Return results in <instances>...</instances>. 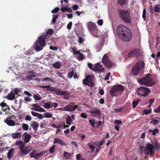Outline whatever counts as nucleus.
Returning <instances> with one entry per match:
<instances>
[{"mask_svg":"<svg viewBox=\"0 0 160 160\" xmlns=\"http://www.w3.org/2000/svg\"><path fill=\"white\" fill-rule=\"evenodd\" d=\"M53 32V31H47L45 35L38 37V40L34 43L35 50L37 51L41 50L46 45L45 39L47 36H50Z\"/></svg>","mask_w":160,"mask_h":160,"instance_id":"1","label":"nucleus"},{"mask_svg":"<svg viewBox=\"0 0 160 160\" xmlns=\"http://www.w3.org/2000/svg\"><path fill=\"white\" fill-rule=\"evenodd\" d=\"M138 82L141 85H144L150 87L155 84L156 83V80L149 73L147 74L144 77L141 78Z\"/></svg>","mask_w":160,"mask_h":160,"instance_id":"2","label":"nucleus"},{"mask_svg":"<svg viewBox=\"0 0 160 160\" xmlns=\"http://www.w3.org/2000/svg\"><path fill=\"white\" fill-rule=\"evenodd\" d=\"M120 18L126 23H131V19L129 11L128 10H124L119 9L118 11Z\"/></svg>","mask_w":160,"mask_h":160,"instance_id":"3","label":"nucleus"},{"mask_svg":"<svg viewBox=\"0 0 160 160\" xmlns=\"http://www.w3.org/2000/svg\"><path fill=\"white\" fill-rule=\"evenodd\" d=\"M118 36L123 41H130L132 39V34L131 31H116Z\"/></svg>","mask_w":160,"mask_h":160,"instance_id":"4","label":"nucleus"},{"mask_svg":"<svg viewBox=\"0 0 160 160\" xmlns=\"http://www.w3.org/2000/svg\"><path fill=\"white\" fill-rule=\"evenodd\" d=\"M42 88H47V91L54 92L58 95L67 96L68 92L66 91H62L61 90L55 87H51L49 85L40 86Z\"/></svg>","mask_w":160,"mask_h":160,"instance_id":"5","label":"nucleus"},{"mask_svg":"<svg viewBox=\"0 0 160 160\" xmlns=\"http://www.w3.org/2000/svg\"><path fill=\"white\" fill-rule=\"evenodd\" d=\"M145 63L143 61H139L132 68V74L135 76L138 74L139 72L144 68Z\"/></svg>","mask_w":160,"mask_h":160,"instance_id":"6","label":"nucleus"},{"mask_svg":"<svg viewBox=\"0 0 160 160\" xmlns=\"http://www.w3.org/2000/svg\"><path fill=\"white\" fill-rule=\"evenodd\" d=\"M15 145L19 146L21 154L23 155L28 154L31 151V148L29 146H25L24 142L22 141H17L15 142Z\"/></svg>","mask_w":160,"mask_h":160,"instance_id":"7","label":"nucleus"},{"mask_svg":"<svg viewBox=\"0 0 160 160\" xmlns=\"http://www.w3.org/2000/svg\"><path fill=\"white\" fill-rule=\"evenodd\" d=\"M137 92L139 96L145 97L148 96V93L151 92V91L149 88H147L141 87L138 89Z\"/></svg>","mask_w":160,"mask_h":160,"instance_id":"8","label":"nucleus"},{"mask_svg":"<svg viewBox=\"0 0 160 160\" xmlns=\"http://www.w3.org/2000/svg\"><path fill=\"white\" fill-rule=\"evenodd\" d=\"M95 79L94 77L92 75H88L86 78L83 80V84L87 85L93 87L95 86L93 82V80Z\"/></svg>","mask_w":160,"mask_h":160,"instance_id":"9","label":"nucleus"},{"mask_svg":"<svg viewBox=\"0 0 160 160\" xmlns=\"http://www.w3.org/2000/svg\"><path fill=\"white\" fill-rule=\"evenodd\" d=\"M154 146L151 143H147L144 150V153L146 156L150 155L151 156H153L154 154Z\"/></svg>","mask_w":160,"mask_h":160,"instance_id":"10","label":"nucleus"},{"mask_svg":"<svg viewBox=\"0 0 160 160\" xmlns=\"http://www.w3.org/2000/svg\"><path fill=\"white\" fill-rule=\"evenodd\" d=\"M103 64L108 68H111L113 66L114 64L112 63L110 60L109 58L106 54H105L102 59Z\"/></svg>","mask_w":160,"mask_h":160,"instance_id":"11","label":"nucleus"},{"mask_svg":"<svg viewBox=\"0 0 160 160\" xmlns=\"http://www.w3.org/2000/svg\"><path fill=\"white\" fill-rule=\"evenodd\" d=\"M140 55V49L138 48L133 49L129 52L128 57L129 58H138Z\"/></svg>","mask_w":160,"mask_h":160,"instance_id":"12","label":"nucleus"},{"mask_svg":"<svg viewBox=\"0 0 160 160\" xmlns=\"http://www.w3.org/2000/svg\"><path fill=\"white\" fill-rule=\"evenodd\" d=\"M78 107L74 102H72L66 105L64 108V110L68 112H72L75 111Z\"/></svg>","mask_w":160,"mask_h":160,"instance_id":"13","label":"nucleus"},{"mask_svg":"<svg viewBox=\"0 0 160 160\" xmlns=\"http://www.w3.org/2000/svg\"><path fill=\"white\" fill-rule=\"evenodd\" d=\"M104 70L105 69L103 68L102 66L98 63H97L94 65L93 69V71L97 72H103Z\"/></svg>","mask_w":160,"mask_h":160,"instance_id":"14","label":"nucleus"},{"mask_svg":"<svg viewBox=\"0 0 160 160\" xmlns=\"http://www.w3.org/2000/svg\"><path fill=\"white\" fill-rule=\"evenodd\" d=\"M90 113L94 117H98L101 115V112L99 109H94L90 111Z\"/></svg>","mask_w":160,"mask_h":160,"instance_id":"15","label":"nucleus"},{"mask_svg":"<svg viewBox=\"0 0 160 160\" xmlns=\"http://www.w3.org/2000/svg\"><path fill=\"white\" fill-rule=\"evenodd\" d=\"M4 122L6 123L8 126H14L15 125V122L12 119V118L8 116L5 120Z\"/></svg>","mask_w":160,"mask_h":160,"instance_id":"16","label":"nucleus"},{"mask_svg":"<svg viewBox=\"0 0 160 160\" xmlns=\"http://www.w3.org/2000/svg\"><path fill=\"white\" fill-rule=\"evenodd\" d=\"M111 95L113 97L118 96L120 93L115 89V88L113 86V87L111 89L110 91Z\"/></svg>","mask_w":160,"mask_h":160,"instance_id":"17","label":"nucleus"},{"mask_svg":"<svg viewBox=\"0 0 160 160\" xmlns=\"http://www.w3.org/2000/svg\"><path fill=\"white\" fill-rule=\"evenodd\" d=\"M53 142L54 144H58L62 146H65L66 144L65 142L62 141L61 139L56 138L54 139Z\"/></svg>","mask_w":160,"mask_h":160,"instance_id":"18","label":"nucleus"},{"mask_svg":"<svg viewBox=\"0 0 160 160\" xmlns=\"http://www.w3.org/2000/svg\"><path fill=\"white\" fill-rule=\"evenodd\" d=\"M87 26L88 30H96L97 29L96 25L93 22H89L87 24Z\"/></svg>","mask_w":160,"mask_h":160,"instance_id":"19","label":"nucleus"},{"mask_svg":"<svg viewBox=\"0 0 160 160\" xmlns=\"http://www.w3.org/2000/svg\"><path fill=\"white\" fill-rule=\"evenodd\" d=\"M74 31L79 38L78 40L79 42L80 43H81L83 42L82 38L81 37V36H83V32H82V31H77V32L76 31Z\"/></svg>","mask_w":160,"mask_h":160,"instance_id":"20","label":"nucleus"},{"mask_svg":"<svg viewBox=\"0 0 160 160\" xmlns=\"http://www.w3.org/2000/svg\"><path fill=\"white\" fill-rule=\"evenodd\" d=\"M104 139L105 138H103V140L101 141L100 142L98 141L96 142H92V144L96 145L97 148H101V146L102 145L104 142Z\"/></svg>","mask_w":160,"mask_h":160,"instance_id":"21","label":"nucleus"},{"mask_svg":"<svg viewBox=\"0 0 160 160\" xmlns=\"http://www.w3.org/2000/svg\"><path fill=\"white\" fill-rule=\"evenodd\" d=\"M30 125L35 132L37 131L38 128L39 127L38 123L36 121H33Z\"/></svg>","mask_w":160,"mask_h":160,"instance_id":"22","label":"nucleus"},{"mask_svg":"<svg viewBox=\"0 0 160 160\" xmlns=\"http://www.w3.org/2000/svg\"><path fill=\"white\" fill-rule=\"evenodd\" d=\"M24 135H25L24 142L25 143H28L30 141L31 136L29 134H26V132L23 134V136Z\"/></svg>","mask_w":160,"mask_h":160,"instance_id":"23","label":"nucleus"},{"mask_svg":"<svg viewBox=\"0 0 160 160\" xmlns=\"http://www.w3.org/2000/svg\"><path fill=\"white\" fill-rule=\"evenodd\" d=\"M46 152L47 151H43L40 153H35L34 158L35 159H39L40 157L42 156L44 154H45Z\"/></svg>","mask_w":160,"mask_h":160,"instance_id":"24","label":"nucleus"},{"mask_svg":"<svg viewBox=\"0 0 160 160\" xmlns=\"http://www.w3.org/2000/svg\"><path fill=\"white\" fill-rule=\"evenodd\" d=\"M118 91L120 92H122L124 91V88L123 86L121 85H117L114 86Z\"/></svg>","mask_w":160,"mask_h":160,"instance_id":"25","label":"nucleus"},{"mask_svg":"<svg viewBox=\"0 0 160 160\" xmlns=\"http://www.w3.org/2000/svg\"><path fill=\"white\" fill-rule=\"evenodd\" d=\"M21 135V133L20 132L13 133L12 134V138L14 139L20 138Z\"/></svg>","mask_w":160,"mask_h":160,"instance_id":"26","label":"nucleus"},{"mask_svg":"<svg viewBox=\"0 0 160 160\" xmlns=\"http://www.w3.org/2000/svg\"><path fill=\"white\" fill-rule=\"evenodd\" d=\"M6 98L9 100H13L15 98V94L14 92H11L6 97Z\"/></svg>","mask_w":160,"mask_h":160,"instance_id":"27","label":"nucleus"},{"mask_svg":"<svg viewBox=\"0 0 160 160\" xmlns=\"http://www.w3.org/2000/svg\"><path fill=\"white\" fill-rule=\"evenodd\" d=\"M31 109L34 111L40 112H45V110L43 108L39 106L38 107V108H34V107L32 108Z\"/></svg>","mask_w":160,"mask_h":160,"instance_id":"28","label":"nucleus"},{"mask_svg":"<svg viewBox=\"0 0 160 160\" xmlns=\"http://www.w3.org/2000/svg\"><path fill=\"white\" fill-rule=\"evenodd\" d=\"M14 149L12 148L10 149L8 153V158L9 159H10L13 154Z\"/></svg>","mask_w":160,"mask_h":160,"instance_id":"29","label":"nucleus"},{"mask_svg":"<svg viewBox=\"0 0 160 160\" xmlns=\"http://www.w3.org/2000/svg\"><path fill=\"white\" fill-rule=\"evenodd\" d=\"M61 66L60 63L59 62H55L52 64V66L53 68L58 69L60 68Z\"/></svg>","mask_w":160,"mask_h":160,"instance_id":"30","label":"nucleus"},{"mask_svg":"<svg viewBox=\"0 0 160 160\" xmlns=\"http://www.w3.org/2000/svg\"><path fill=\"white\" fill-rule=\"evenodd\" d=\"M90 142H89L88 144V146L89 147V148L90 150L91 151L90 152V153H91L92 152H93L95 149V147L94 146L91 144L90 143Z\"/></svg>","mask_w":160,"mask_h":160,"instance_id":"31","label":"nucleus"},{"mask_svg":"<svg viewBox=\"0 0 160 160\" xmlns=\"http://www.w3.org/2000/svg\"><path fill=\"white\" fill-rule=\"evenodd\" d=\"M92 35L95 37H98L100 35L99 32L100 31H90Z\"/></svg>","mask_w":160,"mask_h":160,"instance_id":"32","label":"nucleus"},{"mask_svg":"<svg viewBox=\"0 0 160 160\" xmlns=\"http://www.w3.org/2000/svg\"><path fill=\"white\" fill-rule=\"evenodd\" d=\"M149 132L150 133L152 132V134L153 136H155L156 135V134L157 133H158L159 132V130L158 128H155L154 130H151L150 129L149 130Z\"/></svg>","mask_w":160,"mask_h":160,"instance_id":"33","label":"nucleus"},{"mask_svg":"<svg viewBox=\"0 0 160 160\" xmlns=\"http://www.w3.org/2000/svg\"><path fill=\"white\" fill-rule=\"evenodd\" d=\"M118 3L121 6H122L126 4V0H118Z\"/></svg>","mask_w":160,"mask_h":160,"instance_id":"34","label":"nucleus"},{"mask_svg":"<svg viewBox=\"0 0 160 160\" xmlns=\"http://www.w3.org/2000/svg\"><path fill=\"white\" fill-rule=\"evenodd\" d=\"M76 28L74 30H82L83 29V27L81 24L80 23H77L75 24Z\"/></svg>","mask_w":160,"mask_h":160,"instance_id":"35","label":"nucleus"},{"mask_svg":"<svg viewBox=\"0 0 160 160\" xmlns=\"http://www.w3.org/2000/svg\"><path fill=\"white\" fill-rule=\"evenodd\" d=\"M154 12H160V4L158 5H156L154 7Z\"/></svg>","mask_w":160,"mask_h":160,"instance_id":"36","label":"nucleus"},{"mask_svg":"<svg viewBox=\"0 0 160 160\" xmlns=\"http://www.w3.org/2000/svg\"><path fill=\"white\" fill-rule=\"evenodd\" d=\"M72 121L71 118L70 116H68L66 120V123L68 125H69L71 124V122Z\"/></svg>","mask_w":160,"mask_h":160,"instance_id":"37","label":"nucleus"},{"mask_svg":"<svg viewBox=\"0 0 160 160\" xmlns=\"http://www.w3.org/2000/svg\"><path fill=\"white\" fill-rule=\"evenodd\" d=\"M36 77V75H30L29 76H27L25 77V80L30 81L32 79L33 77Z\"/></svg>","mask_w":160,"mask_h":160,"instance_id":"38","label":"nucleus"},{"mask_svg":"<svg viewBox=\"0 0 160 160\" xmlns=\"http://www.w3.org/2000/svg\"><path fill=\"white\" fill-rule=\"evenodd\" d=\"M125 28L127 29V27H124L122 25L120 24L118 26L117 30H123V29L124 30Z\"/></svg>","mask_w":160,"mask_h":160,"instance_id":"39","label":"nucleus"},{"mask_svg":"<svg viewBox=\"0 0 160 160\" xmlns=\"http://www.w3.org/2000/svg\"><path fill=\"white\" fill-rule=\"evenodd\" d=\"M152 120L151 121L150 123H152L153 125H156L159 122V121L158 120L154 119L153 118H152Z\"/></svg>","mask_w":160,"mask_h":160,"instance_id":"40","label":"nucleus"},{"mask_svg":"<svg viewBox=\"0 0 160 160\" xmlns=\"http://www.w3.org/2000/svg\"><path fill=\"white\" fill-rule=\"evenodd\" d=\"M44 117L46 118H51L52 117V114L48 112H46L44 113Z\"/></svg>","mask_w":160,"mask_h":160,"instance_id":"41","label":"nucleus"},{"mask_svg":"<svg viewBox=\"0 0 160 160\" xmlns=\"http://www.w3.org/2000/svg\"><path fill=\"white\" fill-rule=\"evenodd\" d=\"M22 127L23 129L25 131L28 130V126L26 124L23 123Z\"/></svg>","mask_w":160,"mask_h":160,"instance_id":"42","label":"nucleus"},{"mask_svg":"<svg viewBox=\"0 0 160 160\" xmlns=\"http://www.w3.org/2000/svg\"><path fill=\"white\" fill-rule=\"evenodd\" d=\"M55 147L56 146L53 145L49 149V151L50 153H52L55 152Z\"/></svg>","mask_w":160,"mask_h":160,"instance_id":"43","label":"nucleus"},{"mask_svg":"<svg viewBox=\"0 0 160 160\" xmlns=\"http://www.w3.org/2000/svg\"><path fill=\"white\" fill-rule=\"evenodd\" d=\"M33 97L34 99L36 100H40L42 99V97L40 96L39 94H38V96L36 94H34Z\"/></svg>","mask_w":160,"mask_h":160,"instance_id":"44","label":"nucleus"},{"mask_svg":"<svg viewBox=\"0 0 160 160\" xmlns=\"http://www.w3.org/2000/svg\"><path fill=\"white\" fill-rule=\"evenodd\" d=\"M78 59L79 60H82L84 59V56L81 53H80L77 56Z\"/></svg>","mask_w":160,"mask_h":160,"instance_id":"45","label":"nucleus"},{"mask_svg":"<svg viewBox=\"0 0 160 160\" xmlns=\"http://www.w3.org/2000/svg\"><path fill=\"white\" fill-rule=\"evenodd\" d=\"M89 122L92 127H95V121L94 120L90 119L89 120Z\"/></svg>","mask_w":160,"mask_h":160,"instance_id":"46","label":"nucleus"},{"mask_svg":"<svg viewBox=\"0 0 160 160\" xmlns=\"http://www.w3.org/2000/svg\"><path fill=\"white\" fill-rule=\"evenodd\" d=\"M58 16L57 15H55V16L52 19V23L53 24H55L56 22V19L58 18Z\"/></svg>","mask_w":160,"mask_h":160,"instance_id":"47","label":"nucleus"},{"mask_svg":"<svg viewBox=\"0 0 160 160\" xmlns=\"http://www.w3.org/2000/svg\"><path fill=\"white\" fill-rule=\"evenodd\" d=\"M74 74V71L72 70L71 72H69L68 73V76L69 78H71L72 77Z\"/></svg>","mask_w":160,"mask_h":160,"instance_id":"48","label":"nucleus"},{"mask_svg":"<svg viewBox=\"0 0 160 160\" xmlns=\"http://www.w3.org/2000/svg\"><path fill=\"white\" fill-rule=\"evenodd\" d=\"M138 152L141 154H142L143 153V148L142 146H141L139 147Z\"/></svg>","mask_w":160,"mask_h":160,"instance_id":"49","label":"nucleus"},{"mask_svg":"<svg viewBox=\"0 0 160 160\" xmlns=\"http://www.w3.org/2000/svg\"><path fill=\"white\" fill-rule=\"evenodd\" d=\"M139 101H134L132 102L133 107L134 108H135L138 104Z\"/></svg>","mask_w":160,"mask_h":160,"instance_id":"50","label":"nucleus"},{"mask_svg":"<svg viewBox=\"0 0 160 160\" xmlns=\"http://www.w3.org/2000/svg\"><path fill=\"white\" fill-rule=\"evenodd\" d=\"M63 156L65 157L66 158L68 159L70 158V154L66 152H65L63 154Z\"/></svg>","mask_w":160,"mask_h":160,"instance_id":"51","label":"nucleus"},{"mask_svg":"<svg viewBox=\"0 0 160 160\" xmlns=\"http://www.w3.org/2000/svg\"><path fill=\"white\" fill-rule=\"evenodd\" d=\"M151 109L150 110L145 109L143 110V113L145 114L148 115L151 113Z\"/></svg>","mask_w":160,"mask_h":160,"instance_id":"52","label":"nucleus"},{"mask_svg":"<svg viewBox=\"0 0 160 160\" xmlns=\"http://www.w3.org/2000/svg\"><path fill=\"white\" fill-rule=\"evenodd\" d=\"M59 10V8L58 7H57L55 8L53 10H52L51 11V12L52 13H56L58 12Z\"/></svg>","mask_w":160,"mask_h":160,"instance_id":"53","label":"nucleus"},{"mask_svg":"<svg viewBox=\"0 0 160 160\" xmlns=\"http://www.w3.org/2000/svg\"><path fill=\"white\" fill-rule=\"evenodd\" d=\"M36 152V151L34 150L32 152H30L29 154V155L31 157L34 158Z\"/></svg>","mask_w":160,"mask_h":160,"instance_id":"54","label":"nucleus"},{"mask_svg":"<svg viewBox=\"0 0 160 160\" xmlns=\"http://www.w3.org/2000/svg\"><path fill=\"white\" fill-rule=\"evenodd\" d=\"M146 10L145 8H144L142 13V18L145 20L146 17Z\"/></svg>","mask_w":160,"mask_h":160,"instance_id":"55","label":"nucleus"},{"mask_svg":"<svg viewBox=\"0 0 160 160\" xmlns=\"http://www.w3.org/2000/svg\"><path fill=\"white\" fill-rule=\"evenodd\" d=\"M32 119V117L29 115H27L25 118V120L26 121H30Z\"/></svg>","mask_w":160,"mask_h":160,"instance_id":"56","label":"nucleus"},{"mask_svg":"<svg viewBox=\"0 0 160 160\" xmlns=\"http://www.w3.org/2000/svg\"><path fill=\"white\" fill-rule=\"evenodd\" d=\"M72 25V23L71 22H69V23H68V24L67 25V28L70 30L71 29V27Z\"/></svg>","mask_w":160,"mask_h":160,"instance_id":"57","label":"nucleus"},{"mask_svg":"<svg viewBox=\"0 0 160 160\" xmlns=\"http://www.w3.org/2000/svg\"><path fill=\"white\" fill-rule=\"evenodd\" d=\"M110 73L108 72L107 73L106 76L105 77V78H104V80L106 81L108 80L109 79V77L110 76Z\"/></svg>","mask_w":160,"mask_h":160,"instance_id":"58","label":"nucleus"},{"mask_svg":"<svg viewBox=\"0 0 160 160\" xmlns=\"http://www.w3.org/2000/svg\"><path fill=\"white\" fill-rule=\"evenodd\" d=\"M49 48L51 50H57L58 49V48L56 47H53L52 46H50L49 47Z\"/></svg>","mask_w":160,"mask_h":160,"instance_id":"59","label":"nucleus"},{"mask_svg":"<svg viewBox=\"0 0 160 160\" xmlns=\"http://www.w3.org/2000/svg\"><path fill=\"white\" fill-rule=\"evenodd\" d=\"M123 107H122L117 109H115L114 110L117 112H120L123 109Z\"/></svg>","mask_w":160,"mask_h":160,"instance_id":"60","label":"nucleus"},{"mask_svg":"<svg viewBox=\"0 0 160 160\" xmlns=\"http://www.w3.org/2000/svg\"><path fill=\"white\" fill-rule=\"evenodd\" d=\"M80 116L81 117L84 118H86L87 117V114L83 112L81 113Z\"/></svg>","mask_w":160,"mask_h":160,"instance_id":"61","label":"nucleus"},{"mask_svg":"<svg viewBox=\"0 0 160 160\" xmlns=\"http://www.w3.org/2000/svg\"><path fill=\"white\" fill-rule=\"evenodd\" d=\"M44 107L46 108H49L50 107V105L48 103H45Z\"/></svg>","mask_w":160,"mask_h":160,"instance_id":"62","label":"nucleus"},{"mask_svg":"<svg viewBox=\"0 0 160 160\" xmlns=\"http://www.w3.org/2000/svg\"><path fill=\"white\" fill-rule=\"evenodd\" d=\"M115 123L117 124H121L122 123V122L120 120H116L115 121Z\"/></svg>","mask_w":160,"mask_h":160,"instance_id":"63","label":"nucleus"},{"mask_svg":"<svg viewBox=\"0 0 160 160\" xmlns=\"http://www.w3.org/2000/svg\"><path fill=\"white\" fill-rule=\"evenodd\" d=\"M76 158L78 160H83V159L81 158V155L79 154H78L77 155Z\"/></svg>","mask_w":160,"mask_h":160,"instance_id":"64","label":"nucleus"}]
</instances>
